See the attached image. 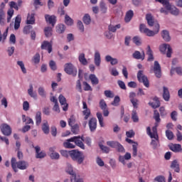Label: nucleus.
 <instances>
[{
	"label": "nucleus",
	"instance_id": "f257e3e1",
	"mask_svg": "<svg viewBox=\"0 0 182 182\" xmlns=\"http://www.w3.org/2000/svg\"><path fill=\"white\" fill-rule=\"evenodd\" d=\"M146 20L147 21L149 26H154L155 29L154 31H151L147 28L146 24L141 23L139 25V31L141 32V33H144V35L149 37L154 36V35H157V33L160 31V24H154V18H153L151 14H147L146 15Z\"/></svg>",
	"mask_w": 182,
	"mask_h": 182
},
{
	"label": "nucleus",
	"instance_id": "f03ea898",
	"mask_svg": "<svg viewBox=\"0 0 182 182\" xmlns=\"http://www.w3.org/2000/svg\"><path fill=\"white\" fill-rule=\"evenodd\" d=\"M11 167L15 173H18V168L19 170H26L29 167V164L26 161H16V158H11Z\"/></svg>",
	"mask_w": 182,
	"mask_h": 182
},
{
	"label": "nucleus",
	"instance_id": "7ed1b4c3",
	"mask_svg": "<svg viewBox=\"0 0 182 182\" xmlns=\"http://www.w3.org/2000/svg\"><path fill=\"white\" fill-rule=\"evenodd\" d=\"M70 157H71L73 161H77L78 164H82L85 161V155H83V153L76 149L70 151Z\"/></svg>",
	"mask_w": 182,
	"mask_h": 182
},
{
	"label": "nucleus",
	"instance_id": "20e7f679",
	"mask_svg": "<svg viewBox=\"0 0 182 182\" xmlns=\"http://www.w3.org/2000/svg\"><path fill=\"white\" fill-rule=\"evenodd\" d=\"M65 171L68 173V174H70L71 176V181H75V182H83L82 178H76V173L75 171H73V167L70 164H67V167L65 168Z\"/></svg>",
	"mask_w": 182,
	"mask_h": 182
},
{
	"label": "nucleus",
	"instance_id": "39448f33",
	"mask_svg": "<svg viewBox=\"0 0 182 182\" xmlns=\"http://www.w3.org/2000/svg\"><path fill=\"white\" fill-rule=\"evenodd\" d=\"M64 70L67 75H72V76H76L77 75V69L75 68L73 64L68 63L65 65Z\"/></svg>",
	"mask_w": 182,
	"mask_h": 182
},
{
	"label": "nucleus",
	"instance_id": "423d86ee",
	"mask_svg": "<svg viewBox=\"0 0 182 182\" xmlns=\"http://www.w3.org/2000/svg\"><path fill=\"white\" fill-rule=\"evenodd\" d=\"M137 79L139 82H140V83H144V86L145 87H150V83L149 82V78H147V76L143 74V70L138 71Z\"/></svg>",
	"mask_w": 182,
	"mask_h": 182
},
{
	"label": "nucleus",
	"instance_id": "0eeeda50",
	"mask_svg": "<svg viewBox=\"0 0 182 182\" xmlns=\"http://www.w3.org/2000/svg\"><path fill=\"white\" fill-rule=\"evenodd\" d=\"M160 52L161 53H164V55H166V56L167 58H171V53H173V49H171V46L168 44H162L159 47Z\"/></svg>",
	"mask_w": 182,
	"mask_h": 182
},
{
	"label": "nucleus",
	"instance_id": "6e6552de",
	"mask_svg": "<svg viewBox=\"0 0 182 182\" xmlns=\"http://www.w3.org/2000/svg\"><path fill=\"white\" fill-rule=\"evenodd\" d=\"M0 129L4 136H9L12 134V128L6 123L1 124L0 125Z\"/></svg>",
	"mask_w": 182,
	"mask_h": 182
},
{
	"label": "nucleus",
	"instance_id": "1a4fd4ad",
	"mask_svg": "<svg viewBox=\"0 0 182 182\" xmlns=\"http://www.w3.org/2000/svg\"><path fill=\"white\" fill-rule=\"evenodd\" d=\"M151 71H153L156 77L160 79L161 77V65L159 63V61H154V66L151 68Z\"/></svg>",
	"mask_w": 182,
	"mask_h": 182
},
{
	"label": "nucleus",
	"instance_id": "9d476101",
	"mask_svg": "<svg viewBox=\"0 0 182 182\" xmlns=\"http://www.w3.org/2000/svg\"><path fill=\"white\" fill-rule=\"evenodd\" d=\"M70 141H73L75 146H77V147H80V149L85 150V144H83V141L82 140V136H73L70 138Z\"/></svg>",
	"mask_w": 182,
	"mask_h": 182
},
{
	"label": "nucleus",
	"instance_id": "9b49d317",
	"mask_svg": "<svg viewBox=\"0 0 182 182\" xmlns=\"http://www.w3.org/2000/svg\"><path fill=\"white\" fill-rule=\"evenodd\" d=\"M146 134H148V136H150L151 139H157L159 137V134L157 133V127L155 126L152 128V132L150 127H147Z\"/></svg>",
	"mask_w": 182,
	"mask_h": 182
},
{
	"label": "nucleus",
	"instance_id": "f8f14e48",
	"mask_svg": "<svg viewBox=\"0 0 182 182\" xmlns=\"http://www.w3.org/2000/svg\"><path fill=\"white\" fill-rule=\"evenodd\" d=\"M136 92H129V100L132 105H133V107H134V109H137L139 106V100L136 98Z\"/></svg>",
	"mask_w": 182,
	"mask_h": 182
},
{
	"label": "nucleus",
	"instance_id": "ddd939ff",
	"mask_svg": "<svg viewBox=\"0 0 182 182\" xmlns=\"http://www.w3.org/2000/svg\"><path fill=\"white\" fill-rule=\"evenodd\" d=\"M58 100L60 104L63 106V110L64 112H68L69 104L66 102V97H65V96L63 95H60L58 97Z\"/></svg>",
	"mask_w": 182,
	"mask_h": 182
},
{
	"label": "nucleus",
	"instance_id": "4468645a",
	"mask_svg": "<svg viewBox=\"0 0 182 182\" xmlns=\"http://www.w3.org/2000/svg\"><path fill=\"white\" fill-rule=\"evenodd\" d=\"M125 140L129 144H132V156L133 157H136L137 156L138 144L129 138H127Z\"/></svg>",
	"mask_w": 182,
	"mask_h": 182
},
{
	"label": "nucleus",
	"instance_id": "2eb2a0df",
	"mask_svg": "<svg viewBox=\"0 0 182 182\" xmlns=\"http://www.w3.org/2000/svg\"><path fill=\"white\" fill-rule=\"evenodd\" d=\"M88 125L90 132H96V129H97V119L95 117L91 118L88 122Z\"/></svg>",
	"mask_w": 182,
	"mask_h": 182
},
{
	"label": "nucleus",
	"instance_id": "dca6fc26",
	"mask_svg": "<svg viewBox=\"0 0 182 182\" xmlns=\"http://www.w3.org/2000/svg\"><path fill=\"white\" fill-rule=\"evenodd\" d=\"M132 58H134V59H136L137 60H144L146 54L144 53V51L140 53L139 50H135L132 54Z\"/></svg>",
	"mask_w": 182,
	"mask_h": 182
},
{
	"label": "nucleus",
	"instance_id": "f3484780",
	"mask_svg": "<svg viewBox=\"0 0 182 182\" xmlns=\"http://www.w3.org/2000/svg\"><path fill=\"white\" fill-rule=\"evenodd\" d=\"M33 147L36 150V159H44V157H46V153L45 151H41V147L39 146H33Z\"/></svg>",
	"mask_w": 182,
	"mask_h": 182
},
{
	"label": "nucleus",
	"instance_id": "a211bd4d",
	"mask_svg": "<svg viewBox=\"0 0 182 182\" xmlns=\"http://www.w3.org/2000/svg\"><path fill=\"white\" fill-rule=\"evenodd\" d=\"M55 149H56L55 147H50L49 149V155L50 159H52V160H59L60 157V155H59V153L55 151Z\"/></svg>",
	"mask_w": 182,
	"mask_h": 182
},
{
	"label": "nucleus",
	"instance_id": "6ab92c4d",
	"mask_svg": "<svg viewBox=\"0 0 182 182\" xmlns=\"http://www.w3.org/2000/svg\"><path fill=\"white\" fill-rule=\"evenodd\" d=\"M45 19L48 23H50L52 26H55L56 23V17L55 15L50 16L49 14H46Z\"/></svg>",
	"mask_w": 182,
	"mask_h": 182
},
{
	"label": "nucleus",
	"instance_id": "aec40b11",
	"mask_svg": "<svg viewBox=\"0 0 182 182\" xmlns=\"http://www.w3.org/2000/svg\"><path fill=\"white\" fill-rule=\"evenodd\" d=\"M41 49L48 50V53L52 52V44L49 41H43L41 44Z\"/></svg>",
	"mask_w": 182,
	"mask_h": 182
},
{
	"label": "nucleus",
	"instance_id": "412c9836",
	"mask_svg": "<svg viewBox=\"0 0 182 182\" xmlns=\"http://www.w3.org/2000/svg\"><path fill=\"white\" fill-rule=\"evenodd\" d=\"M169 149L174 153H181V151H182L181 145L178 144L169 145Z\"/></svg>",
	"mask_w": 182,
	"mask_h": 182
},
{
	"label": "nucleus",
	"instance_id": "4be33fe9",
	"mask_svg": "<svg viewBox=\"0 0 182 182\" xmlns=\"http://www.w3.org/2000/svg\"><path fill=\"white\" fill-rule=\"evenodd\" d=\"M163 99L165 102H168L170 100V91L167 87H163Z\"/></svg>",
	"mask_w": 182,
	"mask_h": 182
},
{
	"label": "nucleus",
	"instance_id": "5701e85b",
	"mask_svg": "<svg viewBox=\"0 0 182 182\" xmlns=\"http://www.w3.org/2000/svg\"><path fill=\"white\" fill-rule=\"evenodd\" d=\"M132 159V154L129 152H127L124 156H119V160L120 163H122V164H126V161L125 160H130Z\"/></svg>",
	"mask_w": 182,
	"mask_h": 182
},
{
	"label": "nucleus",
	"instance_id": "b1692460",
	"mask_svg": "<svg viewBox=\"0 0 182 182\" xmlns=\"http://www.w3.org/2000/svg\"><path fill=\"white\" fill-rule=\"evenodd\" d=\"M94 62L95 65L97 67L100 66L102 58H100V53H99V51H95V53Z\"/></svg>",
	"mask_w": 182,
	"mask_h": 182
},
{
	"label": "nucleus",
	"instance_id": "393cba45",
	"mask_svg": "<svg viewBox=\"0 0 182 182\" xmlns=\"http://www.w3.org/2000/svg\"><path fill=\"white\" fill-rule=\"evenodd\" d=\"M171 168H173L176 173H180V164L177 159H175L171 162Z\"/></svg>",
	"mask_w": 182,
	"mask_h": 182
},
{
	"label": "nucleus",
	"instance_id": "a878e982",
	"mask_svg": "<svg viewBox=\"0 0 182 182\" xmlns=\"http://www.w3.org/2000/svg\"><path fill=\"white\" fill-rule=\"evenodd\" d=\"M161 36L165 42H170V41H171V37H170V33H168V31L167 30L162 31Z\"/></svg>",
	"mask_w": 182,
	"mask_h": 182
},
{
	"label": "nucleus",
	"instance_id": "bb28decb",
	"mask_svg": "<svg viewBox=\"0 0 182 182\" xmlns=\"http://www.w3.org/2000/svg\"><path fill=\"white\" fill-rule=\"evenodd\" d=\"M27 25H34L35 23V13L28 14L26 20Z\"/></svg>",
	"mask_w": 182,
	"mask_h": 182
},
{
	"label": "nucleus",
	"instance_id": "cd10ccee",
	"mask_svg": "<svg viewBox=\"0 0 182 182\" xmlns=\"http://www.w3.org/2000/svg\"><path fill=\"white\" fill-rule=\"evenodd\" d=\"M154 102H149V106H151L153 109H157V107H160V100H159V97H154Z\"/></svg>",
	"mask_w": 182,
	"mask_h": 182
},
{
	"label": "nucleus",
	"instance_id": "c85d7f7f",
	"mask_svg": "<svg viewBox=\"0 0 182 182\" xmlns=\"http://www.w3.org/2000/svg\"><path fill=\"white\" fill-rule=\"evenodd\" d=\"M105 60L106 62H110V64L112 66H114V65H117V63H119L117 58H113L111 55H106Z\"/></svg>",
	"mask_w": 182,
	"mask_h": 182
},
{
	"label": "nucleus",
	"instance_id": "c756f323",
	"mask_svg": "<svg viewBox=\"0 0 182 182\" xmlns=\"http://www.w3.org/2000/svg\"><path fill=\"white\" fill-rule=\"evenodd\" d=\"M146 55H148V62H153L154 60V56L153 55V50L150 48V46H147Z\"/></svg>",
	"mask_w": 182,
	"mask_h": 182
},
{
	"label": "nucleus",
	"instance_id": "7c9ffc66",
	"mask_svg": "<svg viewBox=\"0 0 182 182\" xmlns=\"http://www.w3.org/2000/svg\"><path fill=\"white\" fill-rule=\"evenodd\" d=\"M70 139H68L66 140L65 142L63 143V146L65 149H75V147H76V146L72 143H73V141H70Z\"/></svg>",
	"mask_w": 182,
	"mask_h": 182
},
{
	"label": "nucleus",
	"instance_id": "2f4dec72",
	"mask_svg": "<svg viewBox=\"0 0 182 182\" xmlns=\"http://www.w3.org/2000/svg\"><path fill=\"white\" fill-rule=\"evenodd\" d=\"M134 15V13L133 12V10H129L127 12L124 21L125 22H130L132 21V18H133Z\"/></svg>",
	"mask_w": 182,
	"mask_h": 182
},
{
	"label": "nucleus",
	"instance_id": "473e14b6",
	"mask_svg": "<svg viewBox=\"0 0 182 182\" xmlns=\"http://www.w3.org/2000/svg\"><path fill=\"white\" fill-rule=\"evenodd\" d=\"M78 60L81 65L86 66L87 65V60L85 57V53H80L78 57Z\"/></svg>",
	"mask_w": 182,
	"mask_h": 182
},
{
	"label": "nucleus",
	"instance_id": "72a5a7b5",
	"mask_svg": "<svg viewBox=\"0 0 182 182\" xmlns=\"http://www.w3.org/2000/svg\"><path fill=\"white\" fill-rule=\"evenodd\" d=\"M151 139H154L151 140V146H152L154 150H156V149L159 147V143H160V141L159 140V136L157 138H151Z\"/></svg>",
	"mask_w": 182,
	"mask_h": 182
},
{
	"label": "nucleus",
	"instance_id": "f704fd0d",
	"mask_svg": "<svg viewBox=\"0 0 182 182\" xmlns=\"http://www.w3.org/2000/svg\"><path fill=\"white\" fill-rule=\"evenodd\" d=\"M41 123H42V113L38 111L36 114V124L39 126Z\"/></svg>",
	"mask_w": 182,
	"mask_h": 182
},
{
	"label": "nucleus",
	"instance_id": "c9c22d12",
	"mask_svg": "<svg viewBox=\"0 0 182 182\" xmlns=\"http://www.w3.org/2000/svg\"><path fill=\"white\" fill-rule=\"evenodd\" d=\"M66 30V26H65V24H58L56 26V32L57 33H63V32H65V31Z\"/></svg>",
	"mask_w": 182,
	"mask_h": 182
},
{
	"label": "nucleus",
	"instance_id": "e433bc0d",
	"mask_svg": "<svg viewBox=\"0 0 182 182\" xmlns=\"http://www.w3.org/2000/svg\"><path fill=\"white\" fill-rule=\"evenodd\" d=\"M42 130L45 134H49V124L48 121H45L42 125Z\"/></svg>",
	"mask_w": 182,
	"mask_h": 182
},
{
	"label": "nucleus",
	"instance_id": "4c0bfd02",
	"mask_svg": "<svg viewBox=\"0 0 182 182\" xmlns=\"http://www.w3.org/2000/svg\"><path fill=\"white\" fill-rule=\"evenodd\" d=\"M90 80L92 85H99V78L95 74L90 75Z\"/></svg>",
	"mask_w": 182,
	"mask_h": 182
},
{
	"label": "nucleus",
	"instance_id": "58836bf2",
	"mask_svg": "<svg viewBox=\"0 0 182 182\" xmlns=\"http://www.w3.org/2000/svg\"><path fill=\"white\" fill-rule=\"evenodd\" d=\"M120 28H122V26L120 24H117L116 26H113L112 24H110L108 26V31H109V32H116V31H117V29H120Z\"/></svg>",
	"mask_w": 182,
	"mask_h": 182
},
{
	"label": "nucleus",
	"instance_id": "ea45409f",
	"mask_svg": "<svg viewBox=\"0 0 182 182\" xmlns=\"http://www.w3.org/2000/svg\"><path fill=\"white\" fill-rule=\"evenodd\" d=\"M119 144V141H107V146L109 147H112V149H116Z\"/></svg>",
	"mask_w": 182,
	"mask_h": 182
},
{
	"label": "nucleus",
	"instance_id": "a19ab883",
	"mask_svg": "<svg viewBox=\"0 0 182 182\" xmlns=\"http://www.w3.org/2000/svg\"><path fill=\"white\" fill-rule=\"evenodd\" d=\"M82 21L85 25H90V22H92L90 15H89L88 14H85L82 18Z\"/></svg>",
	"mask_w": 182,
	"mask_h": 182
},
{
	"label": "nucleus",
	"instance_id": "79ce46f5",
	"mask_svg": "<svg viewBox=\"0 0 182 182\" xmlns=\"http://www.w3.org/2000/svg\"><path fill=\"white\" fill-rule=\"evenodd\" d=\"M65 23L68 26H72V25H73V19H72L68 14H66L65 17Z\"/></svg>",
	"mask_w": 182,
	"mask_h": 182
},
{
	"label": "nucleus",
	"instance_id": "37998d69",
	"mask_svg": "<svg viewBox=\"0 0 182 182\" xmlns=\"http://www.w3.org/2000/svg\"><path fill=\"white\" fill-rule=\"evenodd\" d=\"M32 62H33L35 65H38V63L41 62V55L38 53H36V55L33 57Z\"/></svg>",
	"mask_w": 182,
	"mask_h": 182
},
{
	"label": "nucleus",
	"instance_id": "c03bdc74",
	"mask_svg": "<svg viewBox=\"0 0 182 182\" xmlns=\"http://www.w3.org/2000/svg\"><path fill=\"white\" fill-rule=\"evenodd\" d=\"M97 117L98 119V122L100 123V127H105V123L103 122V116L102 115V113L97 112Z\"/></svg>",
	"mask_w": 182,
	"mask_h": 182
},
{
	"label": "nucleus",
	"instance_id": "a18cd8bd",
	"mask_svg": "<svg viewBox=\"0 0 182 182\" xmlns=\"http://www.w3.org/2000/svg\"><path fill=\"white\" fill-rule=\"evenodd\" d=\"M132 119L134 123H138L139 122V115H137V112L136 110H133L132 113Z\"/></svg>",
	"mask_w": 182,
	"mask_h": 182
},
{
	"label": "nucleus",
	"instance_id": "49530a36",
	"mask_svg": "<svg viewBox=\"0 0 182 182\" xmlns=\"http://www.w3.org/2000/svg\"><path fill=\"white\" fill-rule=\"evenodd\" d=\"M44 33L46 36V38H49L52 36V27H46L44 29Z\"/></svg>",
	"mask_w": 182,
	"mask_h": 182
},
{
	"label": "nucleus",
	"instance_id": "de8ad7c7",
	"mask_svg": "<svg viewBox=\"0 0 182 182\" xmlns=\"http://www.w3.org/2000/svg\"><path fill=\"white\" fill-rule=\"evenodd\" d=\"M9 28H7L6 29V31L3 33L1 32L0 31V42H5V40L6 39V36H8V31H9Z\"/></svg>",
	"mask_w": 182,
	"mask_h": 182
},
{
	"label": "nucleus",
	"instance_id": "09e8293b",
	"mask_svg": "<svg viewBox=\"0 0 182 182\" xmlns=\"http://www.w3.org/2000/svg\"><path fill=\"white\" fill-rule=\"evenodd\" d=\"M170 14H171V15H174V16H178V15L180 14V10L177 9V7L173 6L170 10Z\"/></svg>",
	"mask_w": 182,
	"mask_h": 182
},
{
	"label": "nucleus",
	"instance_id": "8fccbe9b",
	"mask_svg": "<svg viewBox=\"0 0 182 182\" xmlns=\"http://www.w3.org/2000/svg\"><path fill=\"white\" fill-rule=\"evenodd\" d=\"M154 119L156 122V123H160L161 119H160V113L157 110H154Z\"/></svg>",
	"mask_w": 182,
	"mask_h": 182
},
{
	"label": "nucleus",
	"instance_id": "3c124183",
	"mask_svg": "<svg viewBox=\"0 0 182 182\" xmlns=\"http://www.w3.org/2000/svg\"><path fill=\"white\" fill-rule=\"evenodd\" d=\"M14 9H9L7 11V22L9 23L11 22V19H12V16H14Z\"/></svg>",
	"mask_w": 182,
	"mask_h": 182
},
{
	"label": "nucleus",
	"instance_id": "603ef678",
	"mask_svg": "<svg viewBox=\"0 0 182 182\" xmlns=\"http://www.w3.org/2000/svg\"><path fill=\"white\" fill-rule=\"evenodd\" d=\"M81 140L82 141H84V143H86V144L87 145V146H92V139H90V137H89V136H87V137H84L83 136H81Z\"/></svg>",
	"mask_w": 182,
	"mask_h": 182
},
{
	"label": "nucleus",
	"instance_id": "864d4df0",
	"mask_svg": "<svg viewBox=\"0 0 182 182\" xmlns=\"http://www.w3.org/2000/svg\"><path fill=\"white\" fill-rule=\"evenodd\" d=\"M162 5L165 6L166 11H171V9L173 8L168 0H165L164 1H163Z\"/></svg>",
	"mask_w": 182,
	"mask_h": 182
},
{
	"label": "nucleus",
	"instance_id": "5fc2aeb1",
	"mask_svg": "<svg viewBox=\"0 0 182 182\" xmlns=\"http://www.w3.org/2000/svg\"><path fill=\"white\" fill-rule=\"evenodd\" d=\"M82 114H83V116H85L84 120H87V119H89V117H90V114H91L90 109H84L82 111Z\"/></svg>",
	"mask_w": 182,
	"mask_h": 182
},
{
	"label": "nucleus",
	"instance_id": "6e6d98bb",
	"mask_svg": "<svg viewBox=\"0 0 182 182\" xmlns=\"http://www.w3.org/2000/svg\"><path fill=\"white\" fill-rule=\"evenodd\" d=\"M132 41L134 42V43H135V45H136V46H140V45H141V38H140L139 36H134L132 38Z\"/></svg>",
	"mask_w": 182,
	"mask_h": 182
},
{
	"label": "nucleus",
	"instance_id": "4d7b16f0",
	"mask_svg": "<svg viewBox=\"0 0 182 182\" xmlns=\"http://www.w3.org/2000/svg\"><path fill=\"white\" fill-rule=\"evenodd\" d=\"M166 136L168 140H173V139H174V134H173V132L170 130L166 131Z\"/></svg>",
	"mask_w": 182,
	"mask_h": 182
},
{
	"label": "nucleus",
	"instance_id": "13d9d810",
	"mask_svg": "<svg viewBox=\"0 0 182 182\" xmlns=\"http://www.w3.org/2000/svg\"><path fill=\"white\" fill-rule=\"evenodd\" d=\"M70 127H71V132L74 134H77V133H79V125L78 124L73 125Z\"/></svg>",
	"mask_w": 182,
	"mask_h": 182
},
{
	"label": "nucleus",
	"instance_id": "bf43d9fd",
	"mask_svg": "<svg viewBox=\"0 0 182 182\" xmlns=\"http://www.w3.org/2000/svg\"><path fill=\"white\" fill-rule=\"evenodd\" d=\"M28 93L31 97H36V93L33 92V86L32 85H30V88L28 90Z\"/></svg>",
	"mask_w": 182,
	"mask_h": 182
},
{
	"label": "nucleus",
	"instance_id": "052dcab7",
	"mask_svg": "<svg viewBox=\"0 0 182 182\" xmlns=\"http://www.w3.org/2000/svg\"><path fill=\"white\" fill-rule=\"evenodd\" d=\"M100 146V149H101V150H102V151L104 153H109V151H110V148H109L108 146H106L103 144H102L101 143L99 144Z\"/></svg>",
	"mask_w": 182,
	"mask_h": 182
},
{
	"label": "nucleus",
	"instance_id": "680f3d73",
	"mask_svg": "<svg viewBox=\"0 0 182 182\" xmlns=\"http://www.w3.org/2000/svg\"><path fill=\"white\" fill-rule=\"evenodd\" d=\"M119 103H120V97L115 96L113 102L111 103L112 106H119Z\"/></svg>",
	"mask_w": 182,
	"mask_h": 182
},
{
	"label": "nucleus",
	"instance_id": "e2e57ef3",
	"mask_svg": "<svg viewBox=\"0 0 182 182\" xmlns=\"http://www.w3.org/2000/svg\"><path fill=\"white\" fill-rule=\"evenodd\" d=\"M75 123H76V118L75 116L72 115L68 119V124L69 126H75Z\"/></svg>",
	"mask_w": 182,
	"mask_h": 182
},
{
	"label": "nucleus",
	"instance_id": "0e129e2a",
	"mask_svg": "<svg viewBox=\"0 0 182 182\" xmlns=\"http://www.w3.org/2000/svg\"><path fill=\"white\" fill-rule=\"evenodd\" d=\"M100 8L102 14H106L107 12V7H106V4L105 3H100Z\"/></svg>",
	"mask_w": 182,
	"mask_h": 182
},
{
	"label": "nucleus",
	"instance_id": "69168bd1",
	"mask_svg": "<svg viewBox=\"0 0 182 182\" xmlns=\"http://www.w3.org/2000/svg\"><path fill=\"white\" fill-rule=\"evenodd\" d=\"M32 26H26L24 28H23V32L25 35H28V33H31V30L32 29Z\"/></svg>",
	"mask_w": 182,
	"mask_h": 182
},
{
	"label": "nucleus",
	"instance_id": "338daca9",
	"mask_svg": "<svg viewBox=\"0 0 182 182\" xmlns=\"http://www.w3.org/2000/svg\"><path fill=\"white\" fill-rule=\"evenodd\" d=\"M82 85L84 86V90L85 92H89V90H92V87L90 86V85H89V83H87V82H83Z\"/></svg>",
	"mask_w": 182,
	"mask_h": 182
},
{
	"label": "nucleus",
	"instance_id": "774afa93",
	"mask_svg": "<svg viewBox=\"0 0 182 182\" xmlns=\"http://www.w3.org/2000/svg\"><path fill=\"white\" fill-rule=\"evenodd\" d=\"M154 181L166 182V178L164 176H158L154 178Z\"/></svg>",
	"mask_w": 182,
	"mask_h": 182
}]
</instances>
